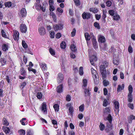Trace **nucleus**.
<instances>
[{"label": "nucleus", "instance_id": "nucleus-61", "mask_svg": "<svg viewBox=\"0 0 135 135\" xmlns=\"http://www.w3.org/2000/svg\"><path fill=\"white\" fill-rule=\"evenodd\" d=\"M95 17L97 20H99L101 17V15H100L96 14Z\"/></svg>", "mask_w": 135, "mask_h": 135}, {"label": "nucleus", "instance_id": "nucleus-62", "mask_svg": "<svg viewBox=\"0 0 135 135\" xmlns=\"http://www.w3.org/2000/svg\"><path fill=\"white\" fill-rule=\"evenodd\" d=\"M107 126L110 130L112 129V126L111 123H109V124H108L107 125Z\"/></svg>", "mask_w": 135, "mask_h": 135}, {"label": "nucleus", "instance_id": "nucleus-32", "mask_svg": "<svg viewBox=\"0 0 135 135\" xmlns=\"http://www.w3.org/2000/svg\"><path fill=\"white\" fill-rule=\"evenodd\" d=\"M128 90L129 93L128 94H132L133 91V88L131 85H129L128 87Z\"/></svg>", "mask_w": 135, "mask_h": 135}, {"label": "nucleus", "instance_id": "nucleus-52", "mask_svg": "<svg viewBox=\"0 0 135 135\" xmlns=\"http://www.w3.org/2000/svg\"><path fill=\"white\" fill-rule=\"evenodd\" d=\"M76 30L75 28H74L72 32L71 33V36L72 37H74L75 36Z\"/></svg>", "mask_w": 135, "mask_h": 135}, {"label": "nucleus", "instance_id": "nucleus-5", "mask_svg": "<svg viewBox=\"0 0 135 135\" xmlns=\"http://www.w3.org/2000/svg\"><path fill=\"white\" fill-rule=\"evenodd\" d=\"M20 30L23 33H25L27 31V28L26 25L24 24H22L20 26Z\"/></svg>", "mask_w": 135, "mask_h": 135}, {"label": "nucleus", "instance_id": "nucleus-2", "mask_svg": "<svg viewBox=\"0 0 135 135\" xmlns=\"http://www.w3.org/2000/svg\"><path fill=\"white\" fill-rule=\"evenodd\" d=\"M94 47L95 49L98 47V44L96 39L94 36H93L91 38Z\"/></svg>", "mask_w": 135, "mask_h": 135}, {"label": "nucleus", "instance_id": "nucleus-26", "mask_svg": "<svg viewBox=\"0 0 135 135\" xmlns=\"http://www.w3.org/2000/svg\"><path fill=\"white\" fill-rule=\"evenodd\" d=\"M106 78L105 79H103V83L104 85V86H106L109 84V81L106 80Z\"/></svg>", "mask_w": 135, "mask_h": 135}, {"label": "nucleus", "instance_id": "nucleus-40", "mask_svg": "<svg viewBox=\"0 0 135 135\" xmlns=\"http://www.w3.org/2000/svg\"><path fill=\"white\" fill-rule=\"evenodd\" d=\"M106 17V15L104 13V11H103V15L102 17V20L104 22H105V18Z\"/></svg>", "mask_w": 135, "mask_h": 135}, {"label": "nucleus", "instance_id": "nucleus-17", "mask_svg": "<svg viewBox=\"0 0 135 135\" xmlns=\"http://www.w3.org/2000/svg\"><path fill=\"white\" fill-rule=\"evenodd\" d=\"M124 84H122V86L120 85H118V88H117V91L118 92H119L120 91V90H123L124 89Z\"/></svg>", "mask_w": 135, "mask_h": 135}, {"label": "nucleus", "instance_id": "nucleus-28", "mask_svg": "<svg viewBox=\"0 0 135 135\" xmlns=\"http://www.w3.org/2000/svg\"><path fill=\"white\" fill-rule=\"evenodd\" d=\"M59 105L57 104H55L53 106V107L54 108L55 111L58 112L59 110Z\"/></svg>", "mask_w": 135, "mask_h": 135}, {"label": "nucleus", "instance_id": "nucleus-6", "mask_svg": "<svg viewBox=\"0 0 135 135\" xmlns=\"http://www.w3.org/2000/svg\"><path fill=\"white\" fill-rule=\"evenodd\" d=\"M38 32L40 35H43L45 33V30L44 27H40L38 28Z\"/></svg>", "mask_w": 135, "mask_h": 135}, {"label": "nucleus", "instance_id": "nucleus-7", "mask_svg": "<svg viewBox=\"0 0 135 135\" xmlns=\"http://www.w3.org/2000/svg\"><path fill=\"white\" fill-rule=\"evenodd\" d=\"M54 30L56 31L62 29L63 26L61 24L55 25H54Z\"/></svg>", "mask_w": 135, "mask_h": 135}, {"label": "nucleus", "instance_id": "nucleus-9", "mask_svg": "<svg viewBox=\"0 0 135 135\" xmlns=\"http://www.w3.org/2000/svg\"><path fill=\"white\" fill-rule=\"evenodd\" d=\"M63 79V75L61 73L59 74L58 78V82L59 83H61Z\"/></svg>", "mask_w": 135, "mask_h": 135}, {"label": "nucleus", "instance_id": "nucleus-47", "mask_svg": "<svg viewBox=\"0 0 135 135\" xmlns=\"http://www.w3.org/2000/svg\"><path fill=\"white\" fill-rule=\"evenodd\" d=\"M49 50L50 52L52 55H55V51L53 49L50 48L49 49Z\"/></svg>", "mask_w": 135, "mask_h": 135}, {"label": "nucleus", "instance_id": "nucleus-4", "mask_svg": "<svg viewBox=\"0 0 135 135\" xmlns=\"http://www.w3.org/2000/svg\"><path fill=\"white\" fill-rule=\"evenodd\" d=\"M90 14L88 12H84L82 14V17L84 19H88L90 18Z\"/></svg>", "mask_w": 135, "mask_h": 135}, {"label": "nucleus", "instance_id": "nucleus-53", "mask_svg": "<svg viewBox=\"0 0 135 135\" xmlns=\"http://www.w3.org/2000/svg\"><path fill=\"white\" fill-rule=\"evenodd\" d=\"M55 36V33L54 31H51L50 33V36L51 38H54Z\"/></svg>", "mask_w": 135, "mask_h": 135}, {"label": "nucleus", "instance_id": "nucleus-45", "mask_svg": "<svg viewBox=\"0 0 135 135\" xmlns=\"http://www.w3.org/2000/svg\"><path fill=\"white\" fill-rule=\"evenodd\" d=\"M113 18L114 20H117L120 18L119 16L118 15L115 14L113 16Z\"/></svg>", "mask_w": 135, "mask_h": 135}, {"label": "nucleus", "instance_id": "nucleus-56", "mask_svg": "<svg viewBox=\"0 0 135 135\" xmlns=\"http://www.w3.org/2000/svg\"><path fill=\"white\" fill-rule=\"evenodd\" d=\"M106 4L107 6L110 7L111 5L112 2L110 1H108L106 2Z\"/></svg>", "mask_w": 135, "mask_h": 135}, {"label": "nucleus", "instance_id": "nucleus-35", "mask_svg": "<svg viewBox=\"0 0 135 135\" xmlns=\"http://www.w3.org/2000/svg\"><path fill=\"white\" fill-rule=\"evenodd\" d=\"M94 26L95 28H97L98 29H100V26L99 23H98L97 22H94Z\"/></svg>", "mask_w": 135, "mask_h": 135}, {"label": "nucleus", "instance_id": "nucleus-37", "mask_svg": "<svg viewBox=\"0 0 135 135\" xmlns=\"http://www.w3.org/2000/svg\"><path fill=\"white\" fill-rule=\"evenodd\" d=\"M3 122L4 125L5 126H7L9 124V123L6 118H3Z\"/></svg>", "mask_w": 135, "mask_h": 135}, {"label": "nucleus", "instance_id": "nucleus-20", "mask_svg": "<svg viewBox=\"0 0 135 135\" xmlns=\"http://www.w3.org/2000/svg\"><path fill=\"white\" fill-rule=\"evenodd\" d=\"M40 65L43 70H45L47 69V67H46V64L41 63L40 64Z\"/></svg>", "mask_w": 135, "mask_h": 135}, {"label": "nucleus", "instance_id": "nucleus-34", "mask_svg": "<svg viewBox=\"0 0 135 135\" xmlns=\"http://www.w3.org/2000/svg\"><path fill=\"white\" fill-rule=\"evenodd\" d=\"M84 104L81 105L79 107V110L81 112H83L84 110Z\"/></svg>", "mask_w": 135, "mask_h": 135}, {"label": "nucleus", "instance_id": "nucleus-15", "mask_svg": "<svg viewBox=\"0 0 135 135\" xmlns=\"http://www.w3.org/2000/svg\"><path fill=\"white\" fill-rule=\"evenodd\" d=\"M91 70L92 74L93 75V77H97V75L98 76L96 71L94 70L93 68H91Z\"/></svg>", "mask_w": 135, "mask_h": 135}, {"label": "nucleus", "instance_id": "nucleus-11", "mask_svg": "<svg viewBox=\"0 0 135 135\" xmlns=\"http://www.w3.org/2000/svg\"><path fill=\"white\" fill-rule=\"evenodd\" d=\"M98 41L99 42L104 43L105 41V40L104 36L101 35H99V36Z\"/></svg>", "mask_w": 135, "mask_h": 135}, {"label": "nucleus", "instance_id": "nucleus-36", "mask_svg": "<svg viewBox=\"0 0 135 135\" xmlns=\"http://www.w3.org/2000/svg\"><path fill=\"white\" fill-rule=\"evenodd\" d=\"M83 67L81 66L79 68V74L80 75H82L83 74Z\"/></svg>", "mask_w": 135, "mask_h": 135}, {"label": "nucleus", "instance_id": "nucleus-22", "mask_svg": "<svg viewBox=\"0 0 135 135\" xmlns=\"http://www.w3.org/2000/svg\"><path fill=\"white\" fill-rule=\"evenodd\" d=\"M70 49L71 50L74 52H75L77 50L76 46L74 44L70 46Z\"/></svg>", "mask_w": 135, "mask_h": 135}, {"label": "nucleus", "instance_id": "nucleus-12", "mask_svg": "<svg viewBox=\"0 0 135 135\" xmlns=\"http://www.w3.org/2000/svg\"><path fill=\"white\" fill-rule=\"evenodd\" d=\"M63 88L62 84L60 85L57 86L56 88L57 91L58 93L62 92L63 91Z\"/></svg>", "mask_w": 135, "mask_h": 135}, {"label": "nucleus", "instance_id": "nucleus-10", "mask_svg": "<svg viewBox=\"0 0 135 135\" xmlns=\"http://www.w3.org/2000/svg\"><path fill=\"white\" fill-rule=\"evenodd\" d=\"M19 33L16 31L14 32V34L13 35V38L15 40H18L19 39Z\"/></svg>", "mask_w": 135, "mask_h": 135}, {"label": "nucleus", "instance_id": "nucleus-24", "mask_svg": "<svg viewBox=\"0 0 135 135\" xmlns=\"http://www.w3.org/2000/svg\"><path fill=\"white\" fill-rule=\"evenodd\" d=\"M128 101L131 103L132 101V94H128Z\"/></svg>", "mask_w": 135, "mask_h": 135}, {"label": "nucleus", "instance_id": "nucleus-16", "mask_svg": "<svg viewBox=\"0 0 135 135\" xmlns=\"http://www.w3.org/2000/svg\"><path fill=\"white\" fill-rule=\"evenodd\" d=\"M8 44H3L2 47V49L4 51H6L8 50Z\"/></svg>", "mask_w": 135, "mask_h": 135}, {"label": "nucleus", "instance_id": "nucleus-3", "mask_svg": "<svg viewBox=\"0 0 135 135\" xmlns=\"http://www.w3.org/2000/svg\"><path fill=\"white\" fill-rule=\"evenodd\" d=\"M90 62L91 64L92 65H94V62H96L97 59V56L95 55L92 56L89 59Z\"/></svg>", "mask_w": 135, "mask_h": 135}, {"label": "nucleus", "instance_id": "nucleus-29", "mask_svg": "<svg viewBox=\"0 0 135 135\" xmlns=\"http://www.w3.org/2000/svg\"><path fill=\"white\" fill-rule=\"evenodd\" d=\"M107 119L108 120L109 123H112V118L111 114H109L108 117L107 118Z\"/></svg>", "mask_w": 135, "mask_h": 135}, {"label": "nucleus", "instance_id": "nucleus-18", "mask_svg": "<svg viewBox=\"0 0 135 135\" xmlns=\"http://www.w3.org/2000/svg\"><path fill=\"white\" fill-rule=\"evenodd\" d=\"M42 110L43 111L44 113L46 111V104L45 103H43L42 104Z\"/></svg>", "mask_w": 135, "mask_h": 135}, {"label": "nucleus", "instance_id": "nucleus-58", "mask_svg": "<svg viewBox=\"0 0 135 135\" xmlns=\"http://www.w3.org/2000/svg\"><path fill=\"white\" fill-rule=\"evenodd\" d=\"M128 106L131 109H133L134 108L133 105V104L128 103Z\"/></svg>", "mask_w": 135, "mask_h": 135}, {"label": "nucleus", "instance_id": "nucleus-64", "mask_svg": "<svg viewBox=\"0 0 135 135\" xmlns=\"http://www.w3.org/2000/svg\"><path fill=\"white\" fill-rule=\"evenodd\" d=\"M57 11L60 13H62L63 12V11L62 9L60 7H58L57 9Z\"/></svg>", "mask_w": 135, "mask_h": 135}, {"label": "nucleus", "instance_id": "nucleus-49", "mask_svg": "<svg viewBox=\"0 0 135 135\" xmlns=\"http://www.w3.org/2000/svg\"><path fill=\"white\" fill-rule=\"evenodd\" d=\"M69 111L70 114L71 115H72L73 113V108L72 107H70L69 108Z\"/></svg>", "mask_w": 135, "mask_h": 135}, {"label": "nucleus", "instance_id": "nucleus-43", "mask_svg": "<svg viewBox=\"0 0 135 135\" xmlns=\"http://www.w3.org/2000/svg\"><path fill=\"white\" fill-rule=\"evenodd\" d=\"M6 62V60L4 58H2L1 59V62L2 65H4Z\"/></svg>", "mask_w": 135, "mask_h": 135}, {"label": "nucleus", "instance_id": "nucleus-1", "mask_svg": "<svg viewBox=\"0 0 135 135\" xmlns=\"http://www.w3.org/2000/svg\"><path fill=\"white\" fill-rule=\"evenodd\" d=\"M99 69L102 79H105L106 78V71L104 65H100L99 67Z\"/></svg>", "mask_w": 135, "mask_h": 135}, {"label": "nucleus", "instance_id": "nucleus-27", "mask_svg": "<svg viewBox=\"0 0 135 135\" xmlns=\"http://www.w3.org/2000/svg\"><path fill=\"white\" fill-rule=\"evenodd\" d=\"M109 104V103L108 101L107 100L105 99L103 102V105L104 107H106Z\"/></svg>", "mask_w": 135, "mask_h": 135}, {"label": "nucleus", "instance_id": "nucleus-48", "mask_svg": "<svg viewBox=\"0 0 135 135\" xmlns=\"http://www.w3.org/2000/svg\"><path fill=\"white\" fill-rule=\"evenodd\" d=\"M1 33L2 36L5 38H7V36L6 35V33L4 31L2 30L1 31Z\"/></svg>", "mask_w": 135, "mask_h": 135}, {"label": "nucleus", "instance_id": "nucleus-41", "mask_svg": "<svg viewBox=\"0 0 135 135\" xmlns=\"http://www.w3.org/2000/svg\"><path fill=\"white\" fill-rule=\"evenodd\" d=\"M22 44L23 47L24 48H27V45L24 40L22 41Z\"/></svg>", "mask_w": 135, "mask_h": 135}, {"label": "nucleus", "instance_id": "nucleus-46", "mask_svg": "<svg viewBox=\"0 0 135 135\" xmlns=\"http://www.w3.org/2000/svg\"><path fill=\"white\" fill-rule=\"evenodd\" d=\"M26 83L25 82H23L20 86V87L21 89H23L24 87L26 85Z\"/></svg>", "mask_w": 135, "mask_h": 135}, {"label": "nucleus", "instance_id": "nucleus-14", "mask_svg": "<svg viewBox=\"0 0 135 135\" xmlns=\"http://www.w3.org/2000/svg\"><path fill=\"white\" fill-rule=\"evenodd\" d=\"M84 95L85 97L89 96L90 95V92L89 89L84 88Z\"/></svg>", "mask_w": 135, "mask_h": 135}, {"label": "nucleus", "instance_id": "nucleus-25", "mask_svg": "<svg viewBox=\"0 0 135 135\" xmlns=\"http://www.w3.org/2000/svg\"><path fill=\"white\" fill-rule=\"evenodd\" d=\"M85 36L86 40L87 41H89L90 39V37L89 36V34L87 33H85Z\"/></svg>", "mask_w": 135, "mask_h": 135}, {"label": "nucleus", "instance_id": "nucleus-13", "mask_svg": "<svg viewBox=\"0 0 135 135\" xmlns=\"http://www.w3.org/2000/svg\"><path fill=\"white\" fill-rule=\"evenodd\" d=\"M20 13L22 17H25L26 15V9L24 8L21 9L20 11Z\"/></svg>", "mask_w": 135, "mask_h": 135}, {"label": "nucleus", "instance_id": "nucleus-31", "mask_svg": "<svg viewBox=\"0 0 135 135\" xmlns=\"http://www.w3.org/2000/svg\"><path fill=\"white\" fill-rule=\"evenodd\" d=\"M4 5L6 7H8L9 8L11 6L12 3L11 2H5Z\"/></svg>", "mask_w": 135, "mask_h": 135}, {"label": "nucleus", "instance_id": "nucleus-60", "mask_svg": "<svg viewBox=\"0 0 135 135\" xmlns=\"http://www.w3.org/2000/svg\"><path fill=\"white\" fill-rule=\"evenodd\" d=\"M101 48L103 50H105L107 49V45L106 44H104L103 46H101Z\"/></svg>", "mask_w": 135, "mask_h": 135}, {"label": "nucleus", "instance_id": "nucleus-55", "mask_svg": "<svg viewBox=\"0 0 135 135\" xmlns=\"http://www.w3.org/2000/svg\"><path fill=\"white\" fill-rule=\"evenodd\" d=\"M128 52L130 53H132L133 52L132 48L131 45H129L128 49Z\"/></svg>", "mask_w": 135, "mask_h": 135}, {"label": "nucleus", "instance_id": "nucleus-51", "mask_svg": "<svg viewBox=\"0 0 135 135\" xmlns=\"http://www.w3.org/2000/svg\"><path fill=\"white\" fill-rule=\"evenodd\" d=\"M109 14L112 16H113L114 15V11L113 10H110L108 11Z\"/></svg>", "mask_w": 135, "mask_h": 135}, {"label": "nucleus", "instance_id": "nucleus-63", "mask_svg": "<svg viewBox=\"0 0 135 135\" xmlns=\"http://www.w3.org/2000/svg\"><path fill=\"white\" fill-rule=\"evenodd\" d=\"M61 36V34L60 33H57L56 35V38H59Z\"/></svg>", "mask_w": 135, "mask_h": 135}, {"label": "nucleus", "instance_id": "nucleus-57", "mask_svg": "<svg viewBox=\"0 0 135 135\" xmlns=\"http://www.w3.org/2000/svg\"><path fill=\"white\" fill-rule=\"evenodd\" d=\"M113 62L114 64L116 65H117L119 64V61L117 60H114Z\"/></svg>", "mask_w": 135, "mask_h": 135}, {"label": "nucleus", "instance_id": "nucleus-38", "mask_svg": "<svg viewBox=\"0 0 135 135\" xmlns=\"http://www.w3.org/2000/svg\"><path fill=\"white\" fill-rule=\"evenodd\" d=\"M74 1L76 6H79L80 4V2L79 0H74Z\"/></svg>", "mask_w": 135, "mask_h": 135}, {"label": "nucleus", "instance_id": "nucleus-50", "mask_svg": "<svg viewBox=\"0 0 135 135\" xmlns=\"http://www.w3.org/2000/svg\"><path fill=\"white\" fill-rule=\"evenodd\" d=\"M110 108L109 107L106 108L105 109L104 112L106 113H110Z\"/></svg>", "mask_w": 135, "mask_h": 135}, {"label": "nucleus", "instance_id": "nucleus-23", "mask_svg": "<svg viewBox=\"0 0 135 135\" xmlns=\"http://www.w3.org/2000/svg\"><path fill=\"white\" fill-rule=\"evenodd\" d=\"M83 85L82 86V88L84 89L87 86V80L85 79H84L83 80Z\"/></svg>", "mask_w": 135, "mask_h": 135}, {"label": "nucleus", "instance_id": "nucleus-59", "mask_svg": "<svg viewBox=\"0 0 135 135\" xmlns=\"http://www.w3.org/2000/svg\"><path fill=\"white\" fill-rule=\"evenodd\" d=\"M71 97L69 95H68L66 97V100L68 101H69L71 100Z\"/></svg>", "mask_w": 135, "mask_h": 135}, {"label": "nucleus", "instance_id": "nucleus-21", "mask_svg": "<svg viewBox=\"0 0 135 135\" xmlns=\"http://www.w3.org/2000/svg\"><path fill=\"white\" fill-rule=\"evenodd\" d=\"M96 76V77H93V78H94V83L96 84H97L99 83V78L98 77V76L97 75Z\"/></svg>", "mask_w": 135, "mask_h": 135}, {"label": "nucleus", "instance_id": "nucleus-19", "mask_svg": "<svg viewBox=\"0 0 135 135\" xmlns=\"http://www.w3.org/2000/svg\"><path fill=\"white\" fill-rule=\"evenodd\" d=\"M3 129L6 134L10 132L9 129L7 127H3Z\"/></svg>", "mask_w": 135, "mask_h": 135}, {"label": "nucleus", "instance_id": "nucleus-39", "mask_svg": "<svg viewBox=\"0 0 135 135\" xmlns=\"http://www.w3.org/2000/svg\"><path fill=\"white\" fill-rule=\"evenodd\" d=\"M100 129L101 131L104 130L105 128V126L104 124H103L102 123H100L99 125Z\"/></svg>", "mask_w": 135, "mask_h": 135}, {"label": "nucleus", "instance_id": "nucleus-8", "mask_svg": "<svg viewBox=\"0 0 135 135\" xmlns=\"http://www.w3.org/2000/svg\"><path fill=\"white\" fill-rule=\"evenodd\" d=\"M114 104L115 105V111L116 113H117L118 112L119 110V103L118 101H116L114 102Z\"/></svg>", "mask_w": 135, "mask_h": 135}, {"label": "nucleus", "instance_id": "nucleus-44", "mask_svg": "<svg viewBox=\"0 0 135 135\" xmlns=\"http://www.w3.org/2000/svg\"><path fill=\"white\" fill-rule=\"evenodd\" d=\"M42 94L41 92H38L37 94V97L38 99H40L42 98Z\"/></svg>", "mask_w": 135, "mask_h": 135}, {"label": "nucleus", "instance_id": "nucleus-30", "mask_svg": "<svg viewBox=\"0 0 135 135\" xmlns=\"http://www.w3.org/2000/svg\"><path fill=\"white\" fill-rule=\"evenodd\" d=\"M18 133L20 135H25V131L23 129H21L18 131Z\"/></svg>", "mask_w": 135, "mask_h": 135}, {"label": "nucleus", "instance_id": "nucleus-54", "mask_svg": "<svg viewBox=\"0 0 135 135\" xmlns=\"http://www.w3.org/2000/svg\"><path fill=\"white\" fill-rule=\"evenodd\" d=\"M110 52L115 53V49L112 46L111 48L109 49V50Z\"/></svg>", "mask_w": 135, "mask_h": 135}, {"label": "nucleus", "instance_id": "nucleus-42", "mask_svg": "<svg viewBox=\"0 0 135 135\" xmlns=\"http://www.w3.org/2000/svg\"><path fill=\"white\" fill-rule=\"evenodd\" d=\"M65 43L62 42L60 44L61 47L62 49H64L65 47Z\"/></svg>", "mask_w": 135, "mask_h": 135}, {"label": "nucleus", "instance_id": "nucleus-33", "mask_svg": "<svg viewBox=\"0 0 135 135\" xmlns=\"http://www.w3.org/2000/svg\"><path fill=\"white\" fill-rule=\"evenodd\" d=\"M20 70L21 71V74L22 75L24 76L25 75L26 71L22 67L21 69Z\"/></svg>", "mask_w": 135, "mask_h": 135}]
</instances>
